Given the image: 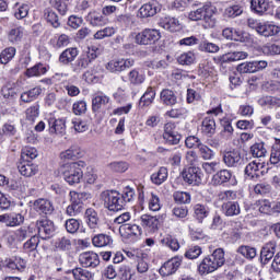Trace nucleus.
<instances>
[{"mask_svg": "<svg viewBox=\"0 0 280 280\" xmlns=\"http://www.w3.org/2000/svg\"><path fill=\"white\" fill-rule=\"evenodd\" d=\"M226 264V258H224V249L217 248L212 254L206 256L198 266V272L201 276L211 275L215 272L219 268H222Z\"/></svg>", "mask_w": 280, "mask_h": 280, "instance_id": "f257e3e1", "label": "nucleus"}, {"mask_svg": "<svg viewBox=\"0 0 280 280\" xmlns=\"http://www.w3.org/2000/svg\"><path fill=\"white\" fill-rule=\"evenodd\" d=\"M86 163L84 161L71 162L61 165L58 170L59 174L63 177V180L69 185H78L84 173L82 172V167H85Z\"/></svg>", "mask_w": 280, "mask_h": 280, "instance_id": "f03ea898", "label": "nucleus"}, {"mask_svg": "<svg viewBox=\"0 0 280 280\" xmlns=\"http://www.w3.org/2000/svg\"><path fill=\"white\" fill-rule=\"evenodd\" d=\"M101 200L104 202V207L108 209V211H121L124 209V198H121V194L116 190H105L101 194Z\"/></svg>", "mask_w": 280, "mask_h": 280, "instance_id": "7ed1b4c3", "label": "nucleus"}, {"mask_svg": "<svg viewBox=\"0 0 280 280\" xmlns=\"http://www.w3.org/2000/svg\"><path fill=\"white\" fill-rule=\"evenodd\" d=\"M213 7L211 4H205L203 7L191 11L188 14L190 21H205L208 24V27H213L215 25V19H213Z\"/></svg>", "mask_w": 280, "mask_h": 280, "instance_id": "20e7f679", "label": "nucleus"}, {"mask_svg": "<svg viewBox=\"0 0 280 280\" xmlns=\"http://www.w3.org/2000/svg\"><path fill=\"white\" fill-rule=\"evenodd\" d=\"M161 39V32L154 28H144L135 37L137 45H154L156 40Z\"/></svg>", "mask_w": 280, "mask_h": 280, "instance_id": "39448f33", "label": "nucleus"}, {"mask_svg": "<svg viewBox=\"0 0 280 280\" xmlns=\"http://www.w3.org/2000/svg\"><path fill=\"white\" fill-rule=\"evenodd\" d=\"M84 220L88 229H90L92 233H97L100 231L102 221L100 220V213H97V210L88 208L84 213Z\"/></svg>", "mask_w": 280, "mask_h": 280, "instance_id": "423d86ee", "label": "nucleus"}, {"mask_svg": "<svg viewBox=\"0 0 280 280\" xmlns=\"http://www.w3.org/2000/svg\"><path fill=\"white\" fill-rule=\"evenodd\" d=\"M131 67H135V60L132 59H113L106 65V69L110 73H121V71Z\"/></svg>", "mask_w": 280, "mask_h": 280, "instance_id": "0eeeda50", "label": "nucleus"}, {"mask_svg": "<svg viewBox=\"0 0 280 280\" xmlns=\"http://www.w3.org/2000/svg\"><path fill=\"white\" fill-rule=\"evenodd\" d=\"M183 179L188 185H200L202 183V171L200 167H188L182 172Z\"/></svg>", "mask_w": 280, "mask_h": 280, "instance_id": "6e6552de", "label": "nucleus"}, {"mask_svg": "<svg viewBox=\"0 0 280 280\" xmlns=\"http://www.w3.org/2000/svg\"><path fill=\"white\" fill-rule=\"evenodd\" d=\"M36 229L38 231L39 237L42 240H49L51 235H54L56 231V226L54 225V221L48 219L38 220L36 222Z\"/></svg>", "mask_w": 280, "mask_h": 280, "instance_id": "1a4fd4ad", "label": "nucleus"}, {"mask_svg": "<svg viewBox=\"0 0 280 280\" xmlns=\"http://www.w3.org/2000/svg\"><path fill=\"white\" fill-rule=\"evenodd\" d=\"M163 139L168 145H178L180 143V135L176 131V124L166 122L164 125Z\"/></svg>", "mask_w": 280, "mask_h": 280, "instance_id": "9d476101", "label": "nucleus"}, {"mask_svg": "<svg viewBox=\"0 0 280 280\" xmlns=\"http://www.w3.org/2000/svg\"><path fill=\"white\" fill-rule=\"evenodd\" d=\"M275 253H277V242L270 241L266 243L260 250V264L262 266L270 264V260L275 258Z\"/></svg>", "mask_w": 280, "mask_h": 280, "instance_id": "9b49d317", "label": "nucleus"}, {"mask_svg": "<svg viewBox=\"0 0 280 280\" xmlns=\"http://www.w3.org/2000/svg\"><path fill=\"white\" fill-rule=\"evenodd\" d=\"M266 163L259 161H252L245 167V175L248 176L252 180L255 178H259L266 171Z\"/></svg>", "mask_w": 280, "mask_h": 280, "instance_id": "f8f14e48", "label": "nucleus"}, {"mask_svg": "<svg viewBox=\"0 0 280 280\" xmlns=\"http://www.w3.org/2000/svg\"><path fill=\"white\" fill-rule=\"evenodd\" d=\"M79 261L83 268H97L100 256L95 252H84L80 254Z\"/></svg>", "mask_w": 280, "mask_h": 280, "instance_id": "ddd939ff", "label": "nucleus"}, {"mask_svg": "<svg viewBox=\"0 0 280 280\" xmlns=\"http://www.w3.org/2000/svg\"><path fill=\"white\" fill-rule=\"evenodd\" d=\"M50 135H66L67 133V119L66 118H50L48 120Z\"/></svg>", "mask_w": 280, "mask_h": 280, "instance_id": "4468645a", "label": "nucleus"}, {"mask_svg": "<svg viewBox=\"0 0 280 280\" xmlns=\"http://www.w3.org/2000/svg\"><path fill=\"white\" fill-rule=\"evenodd\" d=\"M223 163L226 167H238V165H242V153L237 150L225 151L223 153Z\"/></svg>", "mask_w": 280, "mask_h": 280, "instance_id": "2eb2a0df", "label": "nucleus"}, {"mask_svg": "<svg viewBox=\"0 0 280 280\" xmlns=\"http://www.w3.org/2000/svg\"><path fill=\"white\" fill-rule=\"evenodd\" d=\"M18 170L20 174L26 178H32V176L38 174V165L25 160H22V162L19 163Z\"/></svg>", "mask_w": 280, "mask_h": 280, "instance_id": "dca6fc26", "label": "nucleus"}, {"mask_svg": "<svg viewBox=\"0 0 280 280\" xmlns=\"http://www.w3.org/2000/svg\"><path fill=\"white\" fill-rule=\"evenodd\" d=\"M178 268H180V259L172 258L164 262V266L160 268L159 272L161 277H170L171 275H174Z\"/></svg>", "mask_w": 280, "mask_h": 280, "instance_id": "f3484780", "label": "nucleus"}, {"mask_svg": "<svg viewBox=\"0 0 280 280\" xmlns=\"http://www.w3.org/2000/svg\"><path fill=\"white\" fill-rule=\"evenodd\" d=\"M119 233L121 237L130 240L132 237H139L141 235V228L137 224H122L119 228Z\"/></svg>", "mask_w": 280, "mask_h": 280, "instance_id": "a211bd4d", "label": "nucleus"}, {"mask_svg": "<svg viewBox=\"0 0 280 280\" xmlns=\"http://www.w3.org/2000/svg\"><path fill=\"white\" fill-rule=\"evenodd\" d=\"M161 12V8L156 3H144L138 11V16L140 19H150V16L156 15Z\"/></svg>", "mask_w": 280, "mask_h": 280, "instance_id": "6ab92c4d", "label": "nucleus"}, {"mask_svg": "<svg viewBox=\"0 0 280 280\" xmlns=\"http://www.w3.org/2000/svg\"><path fill=\"white\" fill-rule=\"evenodd\" d=\"M221 209L226 218H235V215H240V213H242V208L237 201L224 202Z\"/></svg>", "mask_w": 280, "mask_h": 280, "instance_id": "aec40b11", "label": "nucleus"}, {"mask_svg": "<svg viewBox=\"0 0 280 280\" xmlns=\"http://www.w3.org/2000/svg\"><path fill=\"white\" fill-rule=\"evenodd\" d=\"M160 100L164 106H176V104H178V96H176V92L170 89L162 90Z\"/></svg>", "mask_w": 280, "mask_h": 280, "instance_id": "412c9836", "label": "nucleus"}, {"mask_svg": "<svg viewBox=\"0 0 280 280\" xmlns=\"http://www.w3.org/2000/svg\"><path fill=\"white\" fill-rule=\"evenodd\" d=\"M195 220L200 223L205 222L206 218H209V213H211V208L205 203H197L192 208Z\"/></svg>", "mask_w": 280, "mask_h": 280, "instance_id": "4be33fe9", "label": "nucleus"}, {"mask_svg": "<svg viewBox=\"0 0 280 280\" xmlns=\"http://www.w3.org/2000/svg\"><path fill=\"white\" fill-rule=\"evenodd\" d=\"M86 21L93 27H103V25H106V23H108V19H106V16L102 15V13L97 11H91L86 15Z\"/></svg>", "mask_w": 280, "mask_h": 280, "instance_id": "5701e85b", "label": "nucleus"}, {"mask_svg": "<svg viewBox=\"0 0 280 280\" xmlns=\"http://www.w3.org/2000/svg\"><path fill=\"white\" fill-rule=\"evenodd\" d=\"M33 206L36 211H40L45 215H51L54 213V203L49 199H37Z\"/></svg>", "mask_w": 280, "mask_h": 280, "instance_id": "b1692460", "label": "nucleus"}, {"mask_svg": "<svg viewBox=\"0 0 280 280\" xmlns=\"http://www.w3.org/2000/svg\"><path fill=\"white\" fill-rule=\"evenodd\" d=\"M36 235V226L28 225L22 226L15 231V237L18 242H25L27 237H34Z\"/></svg>", "mask_w": 280, "mask_h": 280, "instance_id": "393cba45", "label": "nucleus"}, {"mask_svg": "<svg viewBox=\"0 0 280 280\" xmlns=\"http://www.w3.org/2000/svg\"><path fill=\"white\" fill-rule=\"evenodd\" d=\"M160 23L168 32H180L183 30L180 21L176 18H163Z\"/></svg>", "mask_w": 280, "mask_h": 280, "instance_id": "a878e982", "label": "nucleus"}, {"mask_svg": "<svg viewBox=\"0 0 280 280\" xmlns=\"http://www.w3.org/2000/svg\"><path fill=\"white\" fill-rule=\"evenodd\" d=\"M40 93H43V89L40 86H35L31 90L23 92L20 96V100L21 102H24V104H30L31 102L38 100Z\"/></svg>", "mask_w": 280, "mask_h": 280, "instance_id": "bb28decb", "label": "nucleus"}, {"mask_svg": "<svg viewBox=\"0 0 280 280\" xmlns=\"http://www.w3.org/2000/svg\"><path fill=\"white\" fill-rule=\"evenodd\" d=\"M250 8L256 14H266L270 10V0H250Z\"/></svg>", "mask_w": 280, "mask_h": 280, "instance_id": "cd10ccee", "label": "nucleus"}, {"mask_svg": "<svg viewBox=\"0 0 280 280\" xmlns=\"http://www.w3.org/2000/svg\"><path fill=\"white\" fill-rule=\"evenodd\" d=\"M248 52L246 51H233L228 52L219 58L220 62H235L237 60H246Z\"/></svg>", "mask_w": 280, "mask_h": 280, "instance_id": "c85d7f7f", "label": "nucleus"}, {"mask_svg": "<svg viewBox=\"0 0 280 280\" xmlns=\"http://www.w3.org/2000/svg\"><path fill=\"white\" fill-rule=\"evenodd\" d=\"M78 58V48H67L59 56V62L61 65H69V62H73Z\"/></svg>", "mask_w": 280, "mask_h": 280, "instance_id": "c756f323", "label": "nucleus"}, {"mask_svg": "<svg viewBox=\"0 0 280 280\" xmlns=\"http://www.w3.org/2000/svg\"><path fill=\"white\" fill-rule=\"evenodd\" d=\"M69 196H70V202H72V205H79V207H84V202H86V200L91 198V194L78 192L73 190L69 192Z\"/></svg>", "mask_w": 280, "mask_h": 280, "instance_id": "7c9ffc66", "label": "nucleus"}, {"mask_svg": "<svg viewBox=\"0 0 280 280\" xmlns=\"http://www.w3.org/2000/svg\"><path fill=\"white\" fill-rule=\"evenodd\" d=\"M93 246L104 248V246H113V237L106 234H97L92 238Z\"/></svg>", "mask_w": 280, "mask_h": 280, "instance_id": "2f4dec72", "label": "nucleus"}, {"mask_svg": "<svg viewBox=\"0 0 280 280\" xmlns=\"http://www.w3.org/2000/svg\"><path fill=\"white\" fill-rule=\"evenodd\" d=\"M201 132L207 137H213L215 135V119L206 117L201 124Z\"/></svg>", "mask_w": 280, "mask_h": 280, "instance_id": "473e14b6", "label": "nucleus"}, {"mask_svg": "<svg viewBox=\"0 0 280 280\" xmlns=\"http://www.w3.org/2000/svg\"><path fill=\"white\" fill-rule=\"evenodd\" d=\"M142 226L150 229V231H159V218L149 214H143L140 218Z\"/></svg>", "mask_w": 280, "mask_h": 280, "instance_id": "72a5a7b5", "label": "nucleus"}, {"mask_svg": "<svg viewBox=\"0 0 280 280\" xmlns=\"http://www.w3.org/2000/svg\"><path fill=\"white\" fill-rule=\"evenodd\" d=\"M233 178V173L229 170H221L217 172L213 176V180L215 185H224V183L231 182Z\"/></svg>", "mask_w": 280, "mask_h": 280, "instance_id": "f704fd0d", "label": "nucleus"}, {"mask_svg": "<svg viewBox=\"0 0 280 280\" xmlns=\"http://www.w3.org/2000/svg\"><path fill=\"white\" fill-rule=\"evenodd\" d=\"M167 176H168L167 167L162 166L159 168L158 172L151 175V182L153 183V185H163V183L167 180Z\"/></svg>", "mask_w": 280, "mask_h": 280, "instance_id": "c9c22d12", "label": "nucleus"}, {"mask_svg": "<svg viewBox=\"0 0 280 280\" xmlns=\"http://www.w3.org/2000/svg\"><path fill=\"white\" fill-rule=\"evenodd\" d=\"M256 207H258V211H260V213H265L266 215H272V213H276L275 206H272L268 199L257 200Z\"/></svg>", "mask_w": 280, "mask_h": 280, "instance_id": "e433bc0d", "label": "nucleus"}, {"mask_svg": "<svg viewBox=\"0 0 280 280\" xmlns=\"http://www.w3.org/2000/svg\"><path fill=\"white\" fill-rule=\"evenodd\" d=\"M128 80L133 86H139L145 82V74L137 69H133L128 73Z\"/></svg>", "mask_w": 280, "mask_h": 280, "instance_id": "4c0bfd02", "label": "nucleus"}, {"mask_svg": "<svg viewBox=\"0 0 280 280\" xmlns=\"http://www.w3.org/2000/svg\"><path fill=\"white\" fill-rule=\"evenodd\" d=\"M279 26L272 24H261L260 27H258V34L265 37L276 36V34H279Z\"/></svg>", "mask_w": 280, "mask_h": 280, "instance_id": "58836bf2", "label": "nucleus"}, {"mask_svg": "<svg viewBox=\"0 0 280 280\" xmlns=\"http://www.w3.org/2000/svg\"><path fill=\"white\" fill-rule=\"evenodd\" d=\"M82 156V150L78 147H71L70 149L60 153V159L65 161H71L73 159H80Z\"/></svg>", "mask_w": 280, "mask_h": 280, "instance_id": "ea45409f", "label": "nucleus"}, {"mask_svg": "<svg viewBox=\"0 0 280 280\" xmlns=\"http://www.w3.org/2000/svg\"><path fill=\"white\" fill-rule=\"evenodd\" d=\"M238 255L245 257V259H255L257 257V248L250 247L248 245H242L236 249Z\"/></svg>", "mask_w": 280, "mask_h": 280, "instance_id": "a19ab883", "label": "nucleus"}, {"mask_svg": "<svg viewBox=\"0 0 280 280\" xmlns=\"http://www.w3.org/2000/svg\"><path fill=\"white\" fill-rule=\"evenodd\" d=\"M45 73H47V67H45V65L43 63H37L34 67L28 68L26 70L27 78H36V77L45 75Z\"/></svg>", "mask_w": 280, "mask_h": 280, "instance_id": "79ce46f5", "label": "nucleus"}, {"mask_svg": "<svg viewBox=\"0 0 280 280\" xmlns=\"http://www.w3.org/2000/svg\"><path fill=\"white\" fill-rule=\"evenodd\" d=\"M136 268H137V272H139V275H145V272H148V270H150V264H148V255L147 254H141V256H138Z\"/></svg>", "mask_w": 280, "mask_h": 280, "instance_id": "37998d69", "label": "nucleus"}, {"mask_svg": "<svg viewBox=\"0 0 280 280\" xmlns=\"http://www.w3.org/2000/svg\"><path fill=\"white\" fill-rule=\"evenodd\" d=\"M118 277L121 280H137V276H135V271L130 268V266L121 265L118 268Z\"/></svg>", "mask_w": 280, "mask_h": 280, "instance_id": "c03bdc74", "label": "nucleus"}, {"mask_svg": "<svg viewBox=\"0 0 280 280\" xmlns=\"http://www.w3.org/2000/svg\"><path fill=\"white\" fill-rule=\"evenodd\" d=\"M38 156V150L34 147H24L21 152L22 161L31 162Z\"/></svg>", "mask_w": 280, "mask_h": 280, "instance_id": "a18cd8bd", "label": "nucleus"}, {"mask_svg": "<svg viewBox=\"0 0 280 280\" xmlns=\"http://www.w3.org/2000/svg\"><path fill=\"white\" fill-rule=\"evenodd\" d=\"M14 56H16V48L8 47L0 52V65H8Z\"/></svg>", "mask_w": 280, "mask_h": 280, "instance_id": "49530a36", "label": "nucleus"}, {"mask_svg": "<svg viewBox=\"0 0 280 280\" xmlns=\"http://www.w3.org/2000/svg\"><path fill=\"white\" fill-rule=\"evenodd\" d=\"M185 161L189 167H199L200 165V155L194 150L187 151L185 154Z\"/></svg>", "mask_w": 280, "mask_h": 280, "instance_id": "de8ad7c7", "label": "nucleus"}, {"mask_svg": "<svg viewBox=\"0 0 280 280\" xmlns=\"http://www.w3.org/2000/svg\"><path fill=\"white\" fill-rule=\"evenodd\" d=\"M90 63V60L86 59L84 55H82L73 65H72V71L74 73H82L84 69H88Z\"/></svg>", "mask_w": 280, "mask_h": 280, "instance_id": "09e8293b", "label": "nucleus"}, {"mask_svg": "<svg viewBox=\"0 0 280 280\" xmlns=\"http://www.w3.org/2000/svg\"><path fill=\"white\" fill-rule=\"evenodd\" d=\"M154 97H156V92L152 86H149L141 96L140 104H143V106H150V104L154 102Z\"/></svg>", "mask_w": 280, "mask_h": 280, "instance_id": "8fccbe9b", "label": "nucleus"}, {"mask_svg": "<svg viewBox=\"0 0 280 280\" xmlns=\"http://www.w3.org/2000/svg\"><path fill=\"white\" fill-rule=\"evenodd\" d=\"M30 14V5L28 4H16L14 8V16L18 21H21L27 18Z\"/></svg>", "mask_w": 280, "mask_h": 280, "instance_id": "3c124183", "label": "nucleus"}, {"mask_svg": "<svg viewBox=\"0 0 280 280\" xmlns=\"http://www.w3.org/2000/svg\"><path fill=\"white\" fill-rule=\"evenodd\" d=\"M44 16L47 23H50L52 27L58 28V26L60 25V20L58 19V14L55 11L46 9Z\"/></svg>", "mask_w": 280, "mask_h": 280, "instance_id": "603ef678", "label": "nucleus"}, {"mask_svg": "<svg viewBox=\"0 0 280 280\" xmlns=\"http://www.w3.org/2000/svg\"><path fill=\"white\" fill-rule=\"evenodd\" d=\"M177 62L179 65H194V62H196V54H194V51H187V52H183L178 58H177Z\"/></svg>", "mask_w": 280, "mask_h": 280, "instance_id": "864d4df0", "label": "nucleus"}, {"mask_svg": "<svg viewBox=\"0 0 280 280\" xmlns=\"http://www.w3.org/2000/svg\"><path fill=\"white\" fill-rule=\"evenodd\" d=\"M198 150H199V154H200L201 159H203V161H211V159H213V156H215V153L213 152V150H211V148L207 147L206 144L199 143Z\"/></svg>", "mask_w": 280, "mask_h": 280, "instance_id": "5fc2aeb1", "label": "nucleus"}, {"mask_svg": "<svg viewBox=\"0 0 280 280\" xmlns=\"http://www.w3.org/2000/svg\"><path fill=\"white\" fill-rule=\"evenodd\" d=\"M38 244H40V238L35 235L24 243L23 248L26 253H34L38 248Z\"/></svg>", "mask_w": 280, "mask_h": 280, "instance_id": "6e6d98bb", "label": "nucleus"}, {"mask_svg": "<svg viewBox=\"0 0 280 280\" xmlns=\"http://www.w3.org/2000/svg\"><path fill=\"white\" fill-rule=\"evenodd\" d=\"M250 153L256 159H262V156H266L268 151L266 150V147H264V143H255L250 147Z\"/></svg>", "mask_w": 280, "mask_h": 280, "instance_id": "4d7b16f0", "label": "nucleus"}, {"mask_svg": "<svg viewBox=\"0 0 280 280\" xmlns=\"http://www.w3.org/2000/svg\"><path fill=\"white\" fill-rule=\"evenodd\" d=\"M67 233H70L73 235L74 233H78L80 231V220L78 219H68L65 223Z\"/></svg>", "mask_w": 280, "mask_h": 280, "instance_id": "13d9d810", "label": "nucleus"}, {"mask_svg": "<svg viewBox=\"0 0 280 280\" xmlns=\"http://www.w3.org/2000/svg\"><path fill=\"white\" fill-rule=\"evenodd\" d=\"M217 198L221 202H233L237 198V194L233 190H223L218 194Z\"/></svg>", "mask_w": 280, "mask_h": 280, "instance_id": "bf43d9fd", "label": "nucleus"}, {"mask_svg": "<svg viewBox=\"0 0 280 280\" xmlns=\"http://www.w3.org/2000/svg\"><path fill=\"white\" fill-rule=\"evenodd\" d=\"M108 102H110V98H108V96H95L92 100V109L94 112H97L100 108H102V106H106V104H108Z\"/></svg>", "mask_w": 280, "mask_h": 280, "instance_id": "052dcab7", "label": "nucleus"}, {"mask_svg": "<svg viewBox=\"0 0 280 280\" xmlns=\"http://www.w3.org/2000/svg\"><path fill=\"white\" fill-rule=\"evenodd\" d=\"M200 51H206V54H218L220 51V46L211 42H202L199 45Z\"/></svg>", "mask_w": 280, "mask_h": 280, "instance_id": "680f3d73", "label": "nucleus"}, {"mask_svg": "<svg viewBox=\"0 0 280 280\" xmlns=\"http://www.w3.org/2000/svg\"><path fill=\"white\" fill-rule=\"evenodd\" d=\"M72 275L75 280H91V278L93 277L89 270L80 267L73 269Z\"/></svg>", "mask_w": 280, "mask_h": 280, "instance_id": "e2e57ef3", "label": "nucleus"}, {"mask_svg": "<svg viewBox=\"0 0 280 280\" xmlns=\"http://www.w3.org/2000/svg\"><path fill=\"white\" fill-rule=\"evenodd\" d=\"M8 38L10 43H21V39L23 38V27L12 28L8 34Z\"/></svg>", "mask_w": 280, "mask_h": 280, "instance_id": "0e129e2a", "label": "nucleus"}, {"mask_svg": "<svg viewBox=\"0 0 280 280\" xmlns=\"http://www.w3.org/2000/svg\"><path fill=\"white\" fill-rule=\"evenodd\" d=\"M39 113L40 105L38 103H35L33 106L26 109V119H28V121H34L38 117Z\"/></svg>", "mask_w": 280, "mask_h": 280, "instance_id": "69168bd1", "label": "nucleus"}, {"mask_svg": "<svg viewBox=\"0 0 280 280\" xmlns=\"http://www.w3.org/2000/svg\"><path fill=\"white\" fill-rule=\"evenodd\" d=\"M115 34V28L113 27H105L101 31H97L95 34H94V38L95 40H102L104 38H110V36H114Z\"/></svg>", "mask_w": 280, "mask_h": 280, "instance_id": "338daca9", "label": "nucleus"}, {"mask_svg": "<svg viewBox=\"0 0 280 280\" xmlns=\"http://www.w3.org/2000/svg\"><path fill=\"white\" fill-rule=\"evenodd\" d=\"M55 248L58 250H70L71 249V240L67 236H63L56 241Z\"/></svg>", "mask_w": 280, "mask_h": 280, "instance_id": "774afa93", "label": "nucleus"}]
</instances>
